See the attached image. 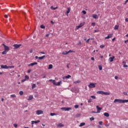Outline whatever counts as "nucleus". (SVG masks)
<instances>
[{
	"label": "nucleus",
	"mask_w": 128,
	"mask_h": 128,
	"mask_svg": "<svg viewBox=\"0 0 128 128\" xmlns=\"http://www.w3.org/2000/svg\"><path fill=\"white\" fill-rule=\"evenodd\" d=\"M114 103L118 102L119 104H124L128 102V100H122V99H115L114 101Z\"/></svg>",
	"instance_id": "nucleus-1"
},
{
	"label": "nucleus",
	"mask_w": 128,
	"mask_h": 128,
	"mask_svg": "<svg viewBox=\"0 0 128 128\" xmlns=\"http://www.w3.org/2000/svg\"><path fill=\"white\" fill-rule=\"evenodd\" d=\"M97 94H104L105 96H110V92H104V91H98Z\"/></svg>",
	"instance_id": "nucleus-2"
},
{
	"label": "nucleus",
	"mask_w": 128,
	"mask_h": 128,
	"mask_svg": "<svg viewBox=\"0 0 128 128\" xmlns=\"http://www.w3.org/2000/svg\"><path fill=\"white\" fill-rule=\"evenodd\" d=\"M96 83H90L88 84V86L89 88H96Z\"/></svg>",
	"instance_id": "nucleus-3"
},
{
	"label": "nucleus",
	"mask_w": 128,
	"mask_h": 128,
	"mask_svg": "<svg viewBox=\"0 0 128 128\" xmlns=\"http://www.w3.org/2000/svg\"><path fill=\"white\" fill-rule=\"evenodd\" d=\"M36 114L38 116H40V114H44V111L42 110H38L37 111H36Z\"/></svg>",
	"instance_id": "nucleus-4"
},
{
	"label": "nucleus",
	"mask_w": 128,
	"mask_h": 128,
	"mask_svg": "<svg viewBox=\"0 0 128 128\" xmlns=\"http://www.w3.org/2000/svg\"><path fill=\"white\" fill-rule=\"evenodd\" d=\"M2 46H4V50H7L8 52V50H10V48L6 46V44H2Z\"/></svg>",
	"instance_id": "nucleus-5"
},
{
	"label": "nucleus",
	"mask_w": 128,
	"mask_h": 128,
	"mask_svg": "<svg viewBox=\"0 0 128 128\" xmlns=\"http://www.w3.org/2000/svg\"><path fill=\"white\" fill-rule=\"evenodd\" d=\"M61 110H64L68 112V110H72V108L64 107V108H62Z\"/></svg>",
	"instance_id": "nucleus-6"
},
{
	"label": "nucleus",
	"mask_w": 128,
	"mask_h": 128,
	"mask_svg": "<svg viewBox=\"0 0 128 128\" xmlns=\"http://www.w3.org/2000/svg\"><path fill=\"white\" fill-rule=\"evenodd\" d=\"M21 46H22V44H14L13 45V46H14V50H16V48H18Z\"/></svg>",
	"instance_id": "nucleus-7"
},
{
	"label": "nucleus",
	"mask_w": 128,
	"mask_h": 128,
	"mask_svg": "<svg viewBox=\"0 0 128 128\" xmlns=\"http://www.w3.org/2000/svg\"><path fill=\"white\" fill-rule=\"evenodd\" d=\"M62 84V81H60V82H58V83H56V82H53V84H54V86H60V84Z\"/></svg>",
	"instance_id": "nucleus-8"
},
{
	"label": "nucleus",
	"mask_w": 128,
	"mask_h": 128,
	"mask_svg": "<svg viewBox=\"0 0 128 128\" xmlns=\"http://www.w3.org/2000/svg\"><path fill=\"white\" fill-rule=\"evenodd\" d=\"M96 108H97L96 114H100V110H102V108L98 107V106H96Z\"/></svg>",
	"instance_id": "nucleus-9"
},
{
	"label": "nucleus",
	"mask_w": 128,
	"mask_h": 128,
	"mask_svg": "<svg viewBox=\"0 0 128 128\" xmlns=\"http://www.w3.org/2000/svg\"><path fill=\"white\" fill-rule=\"evenodd\" d=\"M57 128H64V124H62V123H59L56 124Z\"/></svg>",
	"instance_id": "nucleus-10"
},
{
	"label": "nucleus",
	"mask_w": 128,
	"mask_h": 128,
	"mask_svg": "<svg viewBox=\"0 0 128 128\" xmlns=\"http://www.w3.org/2000/svg\"><path fill=\"white\" fill-rule=\"evenodd\" d=\"M112 36H114L113 34H109L108 36H106V37L105 38V40H108V38H112Z\"/></svg>",
	"instance_id": "nucleus-11"
},
{
	"label": "nucleus",
	"mask_w": 128,
	"mask_h": 128,
	"mask_svg": "<svg viewBox=\"0 0 128 128\" xmlns=\"http://www.w3.org/2000/svg\"><path fill=\"white\" fill-rule=\"evenodd\" d=\"M36 64H38V62H34L29 64L28 66H36Z\"/></svg>",
	"instance_id": "nucleus-12"
},
{
	"label": "nucleus",
	"mask_w": 128,
	"mask_h": 128,
	"mask_svg": "<svg viewBox=\"0 0 128 128\" xmlns=\"http://www.w3.org/2000/svg\"><path fill=\"white\" fill-rule=\"evenodd\" d=\"M114 60V56H112V57L109 58V62H112Z\"/></svg>",
	"instance_id": "nucleus-13"
},
{
	"label": "nucleus",
	"mask_w": 128,
	"mask_h": 128,
	"mask_svg": "<svg viewBox=\"0 0 128 128\" xmlns=\"http://www.w3.org/2000/svg\"><path fill=\"white\" fill-rule=\"evenodd\" d=\"M40 121V120H38L37 121H32V126H34V124H38Z\"/></svg>",
	"instance_id": "nucleus-14"
},
{
	"label": "nucleus",
	"mask_w": 128,
	"mask_h": 128,
	"mask_svg": "<svg viewBox=\"0 0 128 128\" xmlns=\"http://www.w3.org/2000/svg\"><path fill=\"white\" fill-rule=\"evenodd\" d=\"M0 68H10V67L6 65H1Z\"/></svg>",
	"instance_id": "nucleus-15"
},
{
	"label": "nucleus",
	"mask_w": 128,
	"mask_h": 128,
	"mask_svg": "<svg viewBox=\"0 0 128 128\" xmlns=\"http://www.w3.org/2000/svg\"><path fill=\"white\" fill-rule=\"evenodd\" d=\"M72 78V76L68 74L67 76H64L62 78L63 80H66V78Z\"/></svg>",
	"instance_id": "nucleus-16"
},
{
	"label": "nucleus",
	"mask_w": 128,
	"mask_h": 128,
	"mask_svg": "<svg viewBox=\"0 0 128 128\" xmlns=\"http://www.w3.org/2000/svg\"><path fill=\"white\" fill-rule=\"evenodd\" d=\"M93 18H95V19H96V18H98V15L96 14H94L92 16Z\"/></svg>",
	"instance_id": "nucleus-17"
},
{
	"label": "nucleus",
	"mask_w": 128,
	"mask_h": 128,
	"mask_svg": "<svg viewBox=\"0 0 128 128\" xmlns=\"http://www.w3.org/2000/svg\"><path fill=\"white\" fill-rule=\"evenodd\" d=\"M44 58H46V55H44L42 56H40L38 58V60H44Z\"/></svg>",
	"instance_id": "nucleus-18"
},
{
	"label": "nucleus",
	"mask_w": 128,
	"mask_h": 128,
	"mask_svg": "<svg viewBox=\"0 0 128 128\" xmlns=\"http://www.w3.org/2000/svg\"><path fill=\"white\" fill-rule=\"evenodd\" d=\"M104 116H106V118H108L110 116V114L106 112L104 113Z\"/></svg>",
	"instance_id": "nucleus-19"
},
{
	"label": "nucleus",
	"mask_w": 128,
	"mask_h": 128,
	"mask_svg": "<svg viewBox=\"0 0 128 128\" xmlns=\"http://www.w3.org/2000/svg\"><path fill=\"white\" fill-rule=\"evenodd\" d=\"M32 98H34V96H30L28 97V100H32Z\"/></svg>",
	"instance_id": "nucleus-20"
},
{
	"label": "nucleus",
	"mask_w": 128,
	"mask_h": 128,
	"mask_svg": "<svg viewBox=\"0 0 128 128\" xmlns=\"http://www.w3.org/2000/svg\"><path fill=\"white\" fill-rule=\"evenodd\" d=\"M86 126V123L85 122H82L79 125V126Z\"/></svg>",
	"instance_id": "nucleus-21"
},
{
	"label": "nucleus",
	"mask_w": 128,
	"mask_h": 128,
	"mask_svg": "<svg viewBox=\"0 0 128 128\" xmlns=\"http://www.w3.org/2000/svg\"><path fill=\"white\" fill-rule=\"evenodd\" d=\"M70 12V8H68V10L66 12L67 14H68Z\"/></svg>",
	"instance_id": "nucleus-22"
},
{
	"label": "nucleus",
	"mask_w": 128,
	"mask_h": 128,
	"mask_svg": "<svg viewBox=\"0 0 128 128\" xmlns=\"http://www.w3.org/2000/svg\"><path fill=\"white\" fill-rule=\"evenodd\" d=\"M114 30H118V25H116L114 27Z\"/></svg>",
	"instance_id": "nucleus-23"
},
{
	"label": "nucleus",
	"mask_w": 128,
	"mask_h": 128,
	"mask_svg": "<svg viewBox=\"0 0 128 128\" xmlns=\"http://www.w3.org/2000/svg\"><path fill=\"white\" fill-rule=\"evenodd\" d=\"M74 84H80V80H78L77 81H75L74 82Z\"/></svg>",
	"instance_id": "nucleus-24"
},
{
	"label": "nucleus",
	"mask_w": 128,
	"mask_h": 128,
	"mask_svg": "<svg viewBox=\"0 0 128 128\" xmlns=\"http://www.w3.org/2000/svg\"><path fill=\"white\" fill-rule=\"evenodd\" d=\"M79 26H80L81 28H82V26H84V22L80 23Z\"/></svg>",
	"instance_id": "nucleus-25"
},
{
	"label": "nucleus",
	"mask_w": 128,
	"mask_h": 128,
	"mask_svg": "<svg viewBox=\"0 0 128 128\" xmlns=\"http://www.w3.org/2000/svg\"><path fill=\"white\" fill-rule=\"evenodd\" d=\"M50 8L51 10H56V8H58V7L54 8V6H51Z\"/></svg>",
	"instance_id": "nucleus-26"
},
{
	"label": "nucleus",
	"mask_w": 128,
	"mask_h": 128,
	"mask_svg": "<svg viewBox=\"0 0 128 128\" xmlns=\"http://www.w3.org/2000/svg\"><path fill=\"white\" fill-rule=\"evenodd\" d=\"M52 64H50L48 66V70H52Z\"/></svg>",
	"instance_id": "nucleus-27"
},
{
	"label": "nucleus",
	"mask_w": 128,
	"mask_h": 128,
	"mask_svg": "<svg viewBox=\"0 0 128 128\" xmlns=\"http://www.w3.org/2000/svg\"><path fill=\"white\" fill-rule=\"evenodd\" d=\"M50 116H56V113H50Z\"/></svg>",
	"instance_id": "nucleus-28"
},
{
	"label": "nucleus",
	"mask_w": 128,
	"mask_h": 128,
	"mask_svg": "<svg viewBox=\"0 0 128 128\" xmlns=\"http://www.w3.org/2000/svg\"><path fill=\"white\" fill-rule=\"evenodd\" d=\"M98 66L100 70H102V66L99 65Z\"/></svg>",
	"instance_id": "nucleus-29"
},
{
	"label": "nucleus",
	"mask_w": 128,
	"mask_h": 128,
	"mask_svg": "<svg viewBox=\"0 0 128 128\" xmlns=\"http://www.w3.org/2000/svg\"><path fill=\"white\" fill-rule=\"evenodd\" d=\"M34 88H36V84H33L32 85V89L34 90Z\"/></svg>",
	"instance_id": "nucleus-30"
},
{
	"label": "nucleus",
	"mask_w": 128,
	"mask_h": 128,
	"mask_svg": "<svg viewBox=\"0 0 128 128\" xmlns=\"http://www.w3.org/2000/svg\"><path fill=\"white\" fill-rule=\"evenodd\" d=\"M19 94H20V96H22V94H24V92H22V91H20V92H19Z\"/></svg>",
	"instance_id": "nucleus-31"
},
{
	"label": "nucleus",
	"mask_w": 128,
	"mask_h": 128,
	"mask_svg": "<svg viewBox=\"0 0 128 128\" xmlns=\"http://www.w3.org/2000/svg\"><path fill=\"white\" fill-rule=\"evenodd\" d=\"M10 97H11V98H16V94H11V95H10Z\"/></svg>",
	"instance_id": "nucleus-32"
},
{
	"label": "nucleus",
	"mask_w": 128,
	"mask_h": 128,
	"mask_svg": "<svg viewBox=\"0 0 128 128\" xmlns=\"http://www.w3.org/2000/svg\"><path fill=\"white\" fill-rule=\"evenodd\" d=\"M68 54V52H62V54Z\"/></svg>",
	"instance_id": "nucleus-33"
},
{
	"label": "nucleus",
	"mask_w": 128,
	"mask_h": 128,
	"mask_svg": "<svg viewBox=\"0 0 128 128\" xmlns=\"http://www.w3.org/2000/svg\"><path fill=\"white\" fill-rule=\"evenodd\" d=\"M80 114H78L76 115V118H80Z\"/></svg>",
	"instance_id": "nucleus-34"
},
{
	"label": "nucleus",
	"mask_w": 128,
	"mask_h": 128,
	"mask_svg": "<svg viewBox=\"0 0 128 128\" xmlns=\"http://www.w3.org/2000/svg\"><path fill=\"white\" fill-rule=\"evenodd\" d=\"M40 28H46V26H44L42 24L40 26Z\"/></svg>",
	"instance_id": "nucleus-35"
},
{
	"label": "nucleus",
	"mask_w": 128,
	"mask_h": 128,
	"mask_svg": "<svg viewBox=\"0 0 128 128\" xmlns=\"http://www.w3.org/2000/svg\"><path fill=\"white\" fill-rule=\"evenodd\" d=\"M24 78L26 80H28V78H30V77L28 76H25Z\"/></svg>",
	"instance_id": "nucleus-36"
},
{
	"label": "nucleus",
	"mask_w": 128,
	"mask_h": 128,
	"mask_svg": "<svg viewBox=\"0 0 128 128\" xmlns=\"http://www.w3.org/2000/svg\"><path fill=\"white\" fill-rule=\"evenodd\" d=\"M90 98H92L93 100H96V96H92Z\"/></svg>",
	"instance_id": "nucleus-37"
},
{
	"label": "nucleus",
	"mask_w": 128,
	"mask_h": 128,
	"mask_svg": "<svg viewBox=\"0 0 128 128\" xmlns=\"http://www.w3.org/2000/svg\"><path fill=\"white\" fill-rule=\"evenodd\" d=\"M2 54H6V51L4 50L2 52Z\"/></svg>",
	"instance_id": "nucleus-38"
},
{
	"label": "nucleus",
	"mask_w": 128,
	"mask_h": 128,
	"mask_svg": "<svg viewBox=\"0 0 128 128\" xmlns=\"http://www.w3.org/2000/svg\"><path fill=\"white\" fill-rule=\"evenodd\" d=\"M82 28L80 25L76 26V30H78V28Z\"/></svg>",
	"instance_id": "nucleus-39"
},
{
	"label": "nucleus",
	"mask_w": 128,
	"mask_h": 128,
	"mask_svg": "<svg viewBox=\"0 0 128 128\" xmlns=\"http://www.w3.org/2000/svg\"><path fill=\"white\" fill-rule=\"evenodd\" d=\"M82 12L84 14H86V10H82Z\"/></svg>",
	"instance_id": "nucleus-40"
},
{
	"label": "nucleus",
	"mask_w": 128,
	"mask_h": 128,
	"mask_svg": "<svg viewBox=\"0 0 128 128\" xmlns=\"http://www.w3.org/2000/svg\"><path fill=\"white\" fill-rule=\"evenodd\" d=\"M32 52H34V50H32V48H31V49L30 50V54H32Z\"/></svg>",
	"instance_id": "nucleus-41"
},
{
	"label": "nucleus",
	"mask_w": 128,
	"mask_h": 128,
	"mask_svg": "<svg viewBox=\"0 0 128 128\" xmlns=\"http://www.w3.org/2000/svg\"><path fill=\"white\" fill-rule=\"evenodd\" d=\"M99 124H100V126H102V122L100 121L98 122Z\"/></svg>",
	"instance_id": "nucleus-42"
},
{
	"label": "nucleus",
	"mask_w": 128,
	"mask_h": 128,
	"mask_svg": "<svg viewBox=\"0 0 128 128\" xmlns=\"http://www.w3.org/2000/svg\"><path fill=\"white\" fill-rule=\"evenodd\" d=\"M90 120H91V121L94 120V117L90 118Z\"/></svg>",
	"instance_id": "nucleus-43"
},
{
	"label": "nucleus",
	"mask_w": 128,
	"mask_h": 128,
	"mask_svg": "<svg viewBox=\"0 0 128 128\" xmlns=\"http://www.w3.org/2000/svg\"><path fill=\"white\" fill-rule=\"evenodd\" d=\"M92 26H96V22H92Z\"/></svg>",
	"instance_id": "nucleus-44"
},
{
	"label": "nucleus",
	"mask_w": 128,
	"mask_h": 128,
	"mask_svg": "<svg viewBox=\"0 0 128 128\" xmlns=\"http://www.w3.org/2000/svg\"><path fill=\"white\" fill-rule=\"evenodd\" d=\"M100 48H104V45H100Z\"/></svg>",
	"instance_id": "nucleus-45"
},
{
	"label": "nucleus",
	"mask_w": 128,
	"mask_h": 128,
	"mask_svg": "<svg viewBox=\"0 0 128 128\" xmlns=\"http://www.w3.org/2000/svg\"><path fill=\"white\" fill-rule=\"evenodd\" d=\"M13 126H14V128H18V124H13Z\"/></svg>",
	"instance_id": "nucleus-46"
},
{
	"label": "nucleus",
	"mask_w": 128,
	"mask_h": 128,
	"mask_svg": "<svg viewBox=\"0 0 128 128\" xmlns=\"http://www.w3.org/2000/svg\"><path fill=\"white\" fill-rule=\"evenodd\" d=\"M68 52V54H70V52H74V51L72 50H69L68 52Z\"/></svg>",
	"instance_id": "nucleus-47"
},
{
	"label": "nucleus",
	"mask_w": 128,
	"mask_h": 128,
	"mask_svg": "<svg viewBox=\"0 0 128 128\" xmlns=\"http://www.w3.org/2000/svg\"><path fill=\"white\" fill-rule=\"evenodd\" d=\"M4 18H8V15H6H6H4Z\"/></svg>",
	"instance_id": "nucleus-48"
},
{
	"label": "nucleus",
	"mask_w": 128,
	"mask_h": 128,
	"mask_svg": "<svg viewBox=\"0 0 128 128\" xmlns=\"http://www.w3.org/2000/svg\"><path fill=\"white\" fill-rule=\"evenodd\" d=\"M74 108H78V105H75Z\"/></svg>",
	"instance_id": "nucleus-49"
},
{
	"label": "nucleus",
	"mask_w": 128,
	"mask_h": 128,
	"mask_svg": "<svg viewBox=\"0 0 128 128\" xmlns=\"http://www.w3.org/2000/svg\"><path fill=\"white\" fill-rule=\"evenodd\" d=\"M92 102V98H90L88 100V102Z\"/></svg>",
	"instance_id": "nucleus-50"
},
{
	"label": "nucleus",
	"mask_w": 128,
	"mask_h": 128,
	"mask_svg": "<svg viewBox=\"0 0 128 128\" xmlns=\"http://www.w3.org/2000/svg\"><path fill=\"white\" fill-rule=\"evenodd\" d=\"M90 38H88V40H86V42H87V43L90 42Z\"/></svg>",
	"instance_id": "nucleus-51"
},
{
	"label": "nucleus",
	"mask_w": 128,
	"mask_h": 128,
	"mask_svg": "<svg viewBox=\"0 0 128 128\" xmlns=\"http://www.w3.org/2000/svg\"><path fill=\"white\" fill-rule=\"evenodd\" d=\"M114 78H115V80H118V76H114Z\"/></svg>",
	"instance_id": "nucleus-52"
},
{
	"label": "nucleus",
	"mask_w": 128,
	"mask_h": 128,
	"mask_svg": "<svg viewBox=\"0 0 128 128\" xmlns=\"http://www.w3.org/2000/svg\"><path fill=\"white\" fill-rule=\"evenodd\" d=\"M123 94H124L125 96H128V92H124Z\"/></svg>",
	"instance_id": "nucleus-53"
},
{
	"label": "nucleus",
	"mask_w": 128,
	"mask_h": 128,
	"mask_svg": "<svg viewBox=\"0 0 128 128\" xmlns=\"http://www.w3.org/2000/svg\"><path fill=\"white\" fill-rule=\"evenodd\" d=\"M32 72V70H28V74H30V72Z\"/></svg>",
	"instance_id": "nucleus-54"
},
{
	"label": "nucleus",
	"mask_w": 128,
	"mask_h": 128,
	"mask_svg": "<svg viewBox=\"0 0 128 128\" xmlns=\"http://www.w3.org/2000/svg\"><path fill=\"white\" fill-rule=\"evenodd\" d=\"M8 68H14V66H8Z\"/></svg>",
	"instance_id": "nucleus-55"
},
{
	"label": "nucleus",
	"mask_w": 128,
	"mask_h": 128,
	"mask_svg": "<svg viewBox=\"0 0 128 128\" xmlns=\"http://www.w3.org/2000/svg\"><path fill=\"white\" fill-rule=\"evenodd\" d=\"M128 65H126V64H124V68H128Z\"/></svg>",
	"instance_id": "nucleus-56"
},
{
	"label": "nucleus",
	"mask_w": 128,
	"mask_h": 128,
	"mask_svg": "<svg viewBox=\"0 0 128 128\" xmlns=\"http://www.w3.org/2000/svg\"><path fill=\"white\" fill-rule=\"evenodd\" d=\"M40 54H45L46 53L44 52H40Z\"/></svg>",
	"instance_id": "nucleus-57"
},
{
	"label": "nucleus",
	"mask_w": 128,
	"mask_h": 128,
	"mask_svg": "<svg viewBox=\"0 0 128 128\" xmlns=\"http://www.w3.org/2000/svg\"><path fill=\"white\" fill-rule=\"evenodd\" d=\"M128 2V0H126L125 2L124 3V4H126V3Z\"/></svg>",
	"instance_id": "nucleus-58"
},
{
	"label": "nucleus",
	"mask_w": 128,
	"mask_h": 128,
	"mask_svg": "<svg viewBox=\"0 0 128 128\" xmlns=\"http://www.w3.org/2000/svg\"><path fill=\"white\" fill-rule=\"evenodd\" d=\"M114 40H116V38H113L112 39V42H114Z\"/></svg>",
	"instance_id": "nucleus-59"
},
{
	"label": "nucleus",
	"mask_w": 128,
	"mask_h": 128,
	"mask_svg": "<svg viewBox=\"0 0 128 128\" xmlns=\"http://www.w3.org/2000/svg\"><path fill=\"white\" fill-rule=\"evenodd\" d=\"M92 60H94V57H92L91 58Z\"/></svg>",
	"instance_id": "nucleus-60"
},
{
	"label": "nucleus",
	"mask_w": 128,
	"mask_h": 128,
	"mask_svg": "<svg viewBox=\"0 0 128 128\" xmlns=\"http://www.w3.org/2000/svg\"><path fill=\"white\" fill-rule=\"evenodd\" d=\"M38 56H35V58L36 59V60H38Z\"/></svg>",
	"instance_id": "nucleus-61"
},
{
	"label": "nucleus",
	"mask_w": 128,
	"mask_h": 128,
	"mask_svg": "<svg viewBox=\"0 0 128 128\" xmlns=\"http://www.w3.org/2000/svg\"><path fill=\"white\" fill-rule=\"evenodd\" d=\"M50 36V34H46V38H48V36Z\"/></svg>",
	"instance_id": "nucleus-62"
},
{
	"label": "nucleus",
	"mask_w": 128,
	"mask_h": 128,
	"mask_svg": "<svg viewBox=\"0 0 128 128\" xmlns=\"http://www.w3.org/2000/svg\"><path fill=\"white\" fill-rule=\"evenodd\" d=\"M125 22H128V18L125 19Z\"/></svg>",
	"instance_id": "nucleus-63"
},
{
	"label": "nucleus",
	"mask_w": 128,
	"mask_h": 128,
	"mask_svg": "<svg viewBox=\"0 0 128 128\" xmlns=\"http://www.w3.org/2000/svg\"><path fill=\"white\" fill-rule=\"evenodd\" d=\"M98 30H94V32H98Z\"/></svg>",
	"instance_id": "nucleus-64"
}]
</instances>
